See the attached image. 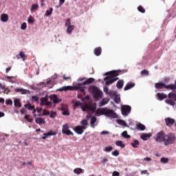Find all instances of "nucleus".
<instances>
[{"label": "nucleus", "mask_w": 176, "mask_h": 176, "mask_svg": "<svg viewBox=\"0 0 176 176\" xmlns=\"http://www.w3.org/2000/svg\"><path fill=\"white\" fill-rule=\"evenodd\" d=\"M154 140L155 141H156V142H158L160 144L164 142V145H165V146H168L169 145H173V144H175L176 136L175 134L173 133L166 134L164 131H161L160 132H158L157 133L155 137H154Z\"/></svg>", "instance_id": "obj_1"}, {"label": "nucleus", "mask_w": 176, "mask_h": 176, "mask_svg": "<svg viewBox=\"0 0 176 176\" xmlns=\"http://www.w3.org/2000/svg\"><path fill=\"white\" fill-rule=\"evenodd\" d=\"M81 109L83 112H87V113H88V112H92L94 113V112H96V109H97V106L96 104H93L87 103L84 106L81 107Z\"/></svg>", "instance_id": "obj_2"}, {"label": "nucleus", "mask_w": 176, "mask_h": 176, "mask_svg": "<svg viewBox=\"0 0 176 176\" xmlns=\"http://www.w3.org/2000/svg\"><path fill=\"white\" fill-rule=\"evenodd\" d=\"M89 90L92 93L94 98H102V91H101L97 87L91 86Z\"/></svg>", "instance_id": "obj_3"}, {"label": "nucleus", "mask_w": 176, "mask_h": 176, "mask_svg": "<svg viewBox=\"0 0 176 176\" xmlns=\"http://www.w3.org/2000/svg\"><path fill=\"white\" fill-rule=\"evenodd\" d=\"M168 98L169 99L165 100V102L168 105L174 107L175 105L176 101V94H175L174 92H170L168 94Z\"/></svg>", "instance_id": "obj_4"}, {"label": "nucleus", "mask_w": 176, "mask_h": 176, "mask_svg": "<svg viewBox=\"0 0 176 176\" xmlns=\"http://www.w3.org/2000/svg\"><path fill=\"white\" fill-rule=\"evenodd\" d=\"M121 112L123 116H129L130 112H131V107L127 104H124L121 106Z\"/></svg>", "instance_id": "obj_5"}, {"label": "nucleus", "mask_w": 176, "mask_h": 176, "mask_svg": "<svg viewBox=\"0 0 176 176\" xmlns=\"http://www.w3.org/2000/svg\"><path fill=\"white\" fill-rule=\"evenodd\" d=\"M105 116L107 118H112L113 119H116L118 118V114L115 113V111L112 109H108L106 108V111L104 113Z\"/></svg>", "instance_id": "obj_6"}, {"label": "nucleus", "mask_w": 176, "mask_h": 176, "mask_svg": "<svg viewBox=\"0 0 176 176\" xmlns=\"http://www.w3.org/2000/svg\"><path fill=\"white\" fill-rule=\"evenodd\" d=\"M62 133L63 134H66V135H74V133L68 129V124L63 125Z\"/></svg>", "instance_id": "obj_7"}, {"label": "nucleus", "mask_w": 176, "mask_h": 176, "mask_svg": "<svg viewBox=\"0 0 176 176\" xmlns=\"http://www.w3.org/2000/svg\"><path fill=\"white\" fill-rule=\"evenodd\" d=\"M119 78H115V77H109V76H107L104 78V80H106L105 84L107 86H109V85H112V83H114V82H116V80H118Z\"/></svg>", "instance_id": "obj_8"}, {"label": "nucleus", "mask_w": 176, "mask_h": 176, "mask_svg": "<svg viewBox=\"0 0 176 176\" xmlns=\"http://www.w3.org/2000/svg\"><path fill=\"white\" fill-rule=\"evenodd\" d=\"M40 101H41V103H40L41 107H43L44 105H47V107H49V105L52 104V102H49V99L47 96L41 98L40 99Z\"/></svg>", "instance_id": "obj_9"}, {"label": "nucleus", "mask_w": 176, "mask_h": 176, "mask_svg": "<svg viewBox=\"0 0 176 176\" xmlns=\"http://www.w3.org/2000/svg\"><path fill=\"white\" fill-rule=\"evenodd\" d=\"M175 123V120L171 118H165V124L167 127H173V125Z\"/></svg>", "instance_id": "obj_10"}, {"label": "nucleus", "mask_w": 176, "mask_h": 176, "mask_svg": "<svg viewBox=\"0 0 176 176\" xmlns=\"http://www.w3.org/2000/svg\"><path fill=\"white\" fill-rule=\"evenodd\" d=\"M74 131L75 133H76L77 134H83V131H85V130H86V126H76L74 128Z\"/></svg>", "instance_id": "obj_11"}, {"label": "nucleus", "mask_w": 176, "mask_h": 176, "mask_svg": "<svg viewBox=\"0 0 176 176\" xmlns=\"http://www.w3.org/2000/svg\"><path fill=\"white\" fill-rule=\"evenodd\" d=\"M50 98L52 100L54 104H58V102H61V99L57 97V95L56 94L50 96Z\"/></svg>", "instance_id": "obj_12"}, {"label": "nucleus", "mask_w": 176, "mask_h": 176, "mask_svg": "<svg viewBox=\"0 0 176 176\" xmlns=\"http://www.w3.org/2000/svg\"><path fill=\"white\" fill-rule=\"evenodd\" d=\"M105 75L106 76L111 75L112 78H116V76H119V71L113 70L111 72H107Z\"/></svg>", "instance_id": "obj_13"}, {"label": "nucleus", "mask_w": 176, "mask_h": 176, "mask_svg": "<svg viewBox=\"0 0 176 176\" xmlns=\"http://www.w3.org/2000/svg\"><path fill=\"white\" fill-rule=\"evenodd\" d=\"M151 133H142V135H140V138H142L143 141H148V140H149V138H151Z\"/></svg>", "instance_id": "obj_14"}, {"label": "nucleus", "mask_w": 176, "mask_h": 176, "mask_svg": "<svg viewBox=\"0 0 176 176\" xmlns=\"http://www.w3.org/2000/svg\"><path fill=\"white\" fill-rule=\"evenodd\" d=\"M134 86H135V83L129 82L126 84V85L124 88V90L125 91H127V90H130V89H133V87H134Z\"/></svg>", "instance_id": "obj_15"}, {"label": "nucleus", "mask_w": 176, "mask_h": 176, "mask_svg": "<svg viewBox=\"0 0 176 176\" xmlns=\"http://www.w3.org/2000/svg\"><path fill=\"white\" fill-rule=\"evenodd\" d=\"M107 108L98 109L96 113V116H101V115H105Z\"/></svg>", "instance_id": "obj_16"}, {"label": "nucleus", "mask_w": 176, "mask_h": 176, "mask_svg": "<svg viewBox=\"0 0 176 176\" xmlns=\"http://www.w3.org/2000/svg\"><path fill=\"white\" fill-rule=\"evenodd\" d=\"M102 52V49H101V47H98L94 49V52L96 56H101V53Z\"/></svg>", "instance_id": "obj_17"}, {"label": "nucleus", "mask_w": 176, "mask_h": 176, "mask_svg": "<svg viewBox=\"0 0 176 176\" xmlns=\"http://www.w3.org/2000/svg\"><path fill=\"white\" fill-rule=\"evenodd\" d=\"M156 89H166V84L163 82H157L155 84Z\"/></svg>", "instance_id": "obj_18"}, {"label": "nucleus", "mask_w": 176, "mask_h": 176, "mask_svg": "<svg viewBox=\"0 0 176 176\" xmlns=\"http://www.w3.org/2000/svg\"><path fill=\"white\" fill-rule=\"evenodd\" d=\"M96 122H97V117L92 116L91 118V122H90L91 127H92V129H94V127H96V125L94 124Z\"/></svg>", "instance_id": "obj_19"}, {"label": "nucleus", "mask_w": 176, "mask_h": 176, "mask_svg": "<svg viewBox=\"0 0 176 176\" xmlns=\"http://www.w3.org/2000/svg\"><path fill=\"white\" fill-rule=\"evenodd\" d=\"M67 90H74V87L67 86V87H62L59 89V91H67Z\"/></svg>", "instance_id": "obj_20"}, {"label": "nucleus", "mask_w": 176, "mask_h": 176, "mask_svg": "<svg viewBox=\"0 0 176 176\" xmlns=\"http://www.w3.org/2000/svg\"><path fill=\"white\" fill-rule=\"evenodd\" d=\"M157 97L158 100H160V101H162L167 97V95H166L163 93H157Z\"/></svg>", "instance_id": "obj_21"}, {"label": "nucleus", "mask_w": 176, "mask_h": 176, "mask_svg": "<svg viewBox=\"0 0 176 176\" xmlns=\"http://www.w3.org/2000/svg\"><path fill=\"white\" fill-rule=\"evenodd\" d=\"M57 134L56 132H48L47 133H43V136L42 138V140H46L47 137L50 135H56Z\"/></svg>", "instance_id": "obj_22"}, {"label": "nucleus", "mask_w": 176, "mask_h": 176, "mask_svg": "<svg viewBox=\"0 0 176 176\" xmlns=\"http://www.w3.org/2000/svg\"><path fill=\"white\" fill-rule=\"evenodd\" d=\"M35 122L37 124H43L45 123V119L42 118H36Z\"/></svg>", "instance_id": "obj_23"}, {"label": "nucleus", "mask_w": 176, "mask_h": 176, "mask_svg": "<svg viewBox=\"0 0 176 176\" xmlns=\"http://www.w3.org/2000/svg\"><path fill=\"white\" fill-rule=\"evenodd\" d=\"M136 129L138 130H140V131H144V130H145L146 128L145 127V125L142 124V123H138L136 125Z\"/></svg>", "instance_id": "obj_24"}, {"label": "nucleus", "mask_w": 176, "mask_h": 176, "mask_svg": "<svg viewBox=\"0 0 176 176\" xmlns=\"http://www.w3.org/2000/svg\"><path fill=\"white\" fill-rule=\"evenodd\" d=\"M73 30H75V25H72L67 26L66 32L69 34H72Z\"/></svg>", "instance_id": "obj_25"}, {"label": "nucleus", "mask_w": 176, "mask_h": 176, "mask_svg": "<svg viewBox=\"0 0 176 176\" xmlns=\"http://www.w3.org/2000/svg\"><path fill=\"white\" fill-rule=\"evenodd\" d=\"M14 91L16 93H21V94H27V91L23 88H16Z\"/></svg>", "instance_id": "obj_26"}, {"label": "nucleus", "mask_w": 176, "mask_h": 176, "mask_svg": "<svg viewBox=\"0 0 176 176\" xmlns=\"http://www.w3.org/2000/svg\"><path fill=\"white\" fill-rule=\"evenodd\" d=\"M108 102H109V98H103L100 102V107H104V105H107Z\"/></svg>", "instance_id": "obj_27"}, {"label": "nucleus", "mask_w": 176, "mask_h": 176, "mask_svg": "<svg viewBox=\"0 0 176 176\" xmlns=\"http://www.w3.org/2000/svg\"><path fill=\"white\" fill-rule=\"evenodd\" d=\"M165 89H167L168 90H176V85L174 84L165 85Z\"/></svg>", "instance_id": "obj_28"}, {"label": "nucleus", "mask_w": 176, "mask_h": 176, "mask_svg": "<svg viewBox=\"0 0 176 176\" xmlns=\"http://www.w3.org/2000/svg\"><path fill=\"white\" fill-rule=\"evenodd\" d=\"M1 20L3 23H6V21H8V20H9V16L6 14H1Z\"/></svg>", "instance_id": "obj_29"}, {"label": "nucleus", "mask_w": 176, "mask_h": 176, "mask_svg": "<svg viewBox=\"0 0 176 176\" xmlns=\"http://www.w3.org/2000/svg\"><path fill=\"white\" fill-rule=\"evenodd\" d=\"M14 105H15V107H17L18 108H21V102H20V99H14Z\"/></svg>", "instance_id": "obj_30"}, {"label": "nucleus", "mask_w": 176, "mask_h": 176, "mask_svg": "<svg viewBox=\"0 0 176 176\" xmlns=\"http://www.w3.org/2000/svg\"><path fill=\"white\" fill-rule=\"evenodd\" d=\"M124 82L123 80H120L117 82L116 86L118 89H123V85Z\"/></svg>", "instance_id": "obj_31"}, {"label": "nucleus", "mask_w": 176, "mask_h": 176, "mask_svg": "<svg viewBox=\"0 0 176 176\" xmlns=\"http://www.w3.org/2000/svg\"><path fill=\"white\" fill-rule=\"evenodd\" d=\"M94 78H88L86 81H85L84 82H83V85H85V86H86V85H90V83H93L94 82Z\"/></svg>", "instance_id": "obj_32"}, {"label": "nucleus", "mask_w": 176, "mask_h": 176, "mask_svg": "<svg viewBox=\"0 0 176 176\" xmlns=\"http://www.w3.org/2000/svg\"><path fill=\"white\" fill-rule=\"evenodd\" d=\"M116 145L117 146H120V148H124L126 146V145L123 143V142L120 140L116 142Z\"/></svg>", "instance_id": "obj_33"}, {"label": "nucleus", "mask_w": 176, "mask_h": 176, "mask_svg": "<svg viewBox=\"0 0 176 176\" xmlns=\"http://www.w3.org/2000/svg\"><path fill=\"white\" fill-rule=\"evenodd\" d=\"M38 8H39V5L38 3L32 4L30 8V11L34 12V10H38Z\"/></svg>", "instance_id": "obj_34"}, {"label": "nucleus", "mask_w": 176, "mask_h": 176, "mask_svg": "<svg viewBox=\"0 0 176 176\" xmlns=\"http://www.w3.org/2000/svg\"><path fill=\"white\" fill-rule=\"evenodd\" d=\"M80 124L82 127H86V126L89 125V122L86 119H83L82 120L80 121Z\"/></svg>", "instance_id": "obj_35"}, {"label": "nucleus", "mask_w": 176, "mask_h": 176, "mask_svg": "<svg viewBox=\"0 0 176 176\" xmlns=\"http://www.w3.org/2000/svg\"><path fill=\"white\" fill-rule=\"evenodd\" d=\"M74 173L75 174H78V175H79V174H82V173H83V169H82L80 168H76L74 170Z\"/></svg>", "instance_id": "obj_36"}, {"label": "nucleus", "mask_w": 176, "mask_h": 176, "mask_svg": "<svg viewBox=\"0 0 176 176\" xmlns=\"http://www.w3.org/2000/svg\"><path fill=\"white\" fill-rule=\"evenodd\" d=\"M131 145H132L133 148H138V145H140V141H138V140H134L131 143Z\"/></svg>", "instance_id": "obj_37"}, {"label": "nucleus", "mask_w": 176, "mask_h": 176, "mask_svg": "<svg viewBox=\"0 0 176 176\" xmlns=\"http://www.w3.org/2000/svg\"><path fill=\"white\" fill-rule=\"evenodd\" d=\"M25 108H26V109H28L29 111H32V109H34V108H35L34 106L31 105V104H25L24 105Z\"/></svg>", "instance_id": "obj_38"}, {"label": "nucleus", "mask_w": 176, "mask_h": 176, "mask_svg": "<svg viewBox=\"0 0 176 176\" xmlns=\"http://www.w3.org/2000/svg\"><path fill=\"white\" fill-rule=\"evenodd\" d=\"M112 151H113V147H112V146H110L109 147L107 146L104 149V151L107 153L112 152Z\"/></svg>", "instance_id": "obj_39"}, {"label": "nucleus", "mask_w": 176, "mask_h": 176, "mask_svg": "<svg viewBox=\"0 0 176 176\" xmlns=\"http://www.w3.org/2000/svg\"><path fill=\"white\" fill-rule=\"evenodd\" d=\"M114 102H116V104H120V96L116 95L114 97Z\"/></svg>", "instance_id": "obj_40"}, {"label": "nucleus", "mask_w": 176, "mask_h": 176, "mask_svg": "<svg viewBox=\"0 0 176 176\" xmlns=\"http://www.w3.org/2000/svg\"><path fill=\"white\" fill-rule=\"evenodd\" d=\"M53 13V8H50V10H47L45 12V16H52Z\"/></svg>", "instance_id": "obj_41"}, {"label": "nucleus", "mask_w": 176, "mask_h": 176, "mask_svg": "<svg viewBox=\"0 0 176 176\" xmlns=\"http://www.w3.org/2000/svg\"><path fill=\"white\" fill-rule=\"evenodd\" d=\"M19 56L21 58H22L23 61H25V58H27V56L25 55V54H24V52H21L19 53Z\"/></svg>", "instance_id": "obj_42"}, {"label": "nucleus", "mask_w": 176, "mask_h": 176, "mask_svg": "<svg viewBox=\"0 0 176 176\" xmlns=\"http://www.w3.org/2000/svg\"><path fill=\"white\" fill-rule=\"evenodd\" d=\"M117 123H118V124H120L121 126H126V121L123 120H118Z\"/></svg>", "instance_id": "obj_43"}, {"label": "nucleus", "mask_w": 176, "mask_h": 176, "mask_svg": "<svg viewBox=\"0 0 176 176\" xmlns=\"http://www.w3.org/2000/svg\"><path fill=\"white\" fill-rule=\"evenodd\" d=\"M122 137L124 138H130L131 136H130L129 134H127V131H124L122 133Z\"/></svg>", "instance_id": "obj_44"}, {"label": "nucleus", "mask_w": 176, "mask_h": 176, "mask_svg": "<svg viewBox=\"0 0 176 176\" xmlns=\"http://www.w3.org/2000/svg\"><path fill=\"white\" fill-rule=\"evenodd\" d=\"M138 10L139 12H140V13H145V8L142 7V6H139L138 7Z\"/></svg>", "instance_id": "obj_45"}, {"label": "nucleus", "mask_w": 176, "mask_h": 176, "mask_svg": "<svg viewBox=\"0 0 176 176\" xmlns=\"http://www.w3.org/2000/svg\"><path fill=\"white\" fill-rule=\"evenodd\" d=\"M28 21L31 24H34V23H35V19H34V17H32V16H30L29 18L28 19Z\"/></svg>", "instance_id": "obj_46"}, {"label": "nucleus", "mask_w": 176, "mask_h": 176, "mask_svg": "<svg viewBox=\"0 0 176 176\" xmlns=\"http://www.w3.org/2000/svg\"><path fill=\"white\" fill-rule=\"evenodd\" d=\"M25 119H26V120L28 122H29V123H32V122L34 120L32 118H30V115H25Z\"/></svg>", "instance_id": "obj_47"}, {"label": "nucleus", "mask_w": 176, "mask_h": 176, "mask_svg": "<svg viewBox=\"0 0 176 176\" xmlns=\"http://www.w3.org/2000/svg\"><path fill=\"white\" fill-rule=\"evenodd\" d=\"M160 162L164 164L168 163V158L162 157Z\"/></svg>", "instance_id": "obj_48"}, {"label": "nucleus", "mask_w": 176, "mask_h": 176, "mask_svg": "<svg viewBox=\"0 0 176 176\" xmlns=\"http://www.w3.org/2000/svg\"><path fill=\"white\" fill-rule=\"evenodd\" d=\"M142 75H145L146 76H148L149 75V72L146 69H144L141 72Z\"/></svg>", "instance_id": "obj_49"}, {"label": "nucleus", "mask_w": 176, "mask_h": 176, "mask_svg": "<svg viewBox=\"0 0 176 176\" xmlns=\"http://www.w3.org/2000/svg\"><path fill=\"white\" fill-rule=\"evenodd\" d=\"M21 30H27V23L23 22L21 25Z\"/></svg>", "instance_id": "obj_50"}, {"label": "nucleus", "mask_w": 176, "mask_h": 176, "mask_svg": "<svg viewBox=\"0 0 176 176\" xmlns=\"http://www.w3.org/2000/svg\"><path fill=\"white\" fill-rule=\"evenodd\" d=\"M113 156L118 157L120 153H119V151L115 150L114 151L112 152Z\"/></svg>", "instance_id": "obj_51"}, {"label": "nucleus", "mask_w": 176, "mask_h": 176, "mask_svg": "<svg viewBox=\"0 0 176 176\" xmlns=\"http://www.w3.org/2000/svg\"><path fill=\"white\" fill-rule=\"evenodd\" d=\"M69 25H71V19H67L65 23V26L66 27H69Z\"/></svg>", "instance_id": "obj_52"}, {"label": "nucleus", "mask_w": 176, "mask_h": 176, "mask_svg": "<svg viewBox=\"0 0 176 176\" xmlns=\"http://www.w3.org/2000/svg\"><path fill=\"white\" fill-rule=\"evenodd\" d=\"M6 104V105H13V101L12 100H7Z\"/></svg>", "instance_id": "obj_53"}, {"label": "nucleus", "mask_w": 176, "mask_h": 176, "mask_svg": "<svg viewBox=\"0 0 176 176\" xmlns=\"http://www.w3.org/2000/svg\"><path fill=\"white\" fill-rule=\"evenodd\" d=\"M32 100H33V101H35L36 102L39 101V98L36 96H32Z\"/></svg>", "instance_id": "obj_54"}, {"label": "nucleus", "mask_w": 176, "mask_h": 176, "mask_svg": "<svg viewBox=\"0 0 176 176\" xmlns=\"http://www.w3.org/2000/svg\"><path fill=\"white\" fill-rule=\"evenodd\" d=\"M63 115L64 116H69V111L68 110H65V111H63Z\"/></svg>", "instance_id": "obj_55"}, {"label": "nucleus", "mask_w": 176, "mask_h": 176, "mask_svg": "<svg viewBox=\"0 0 176 176\" xmlns=\"http://www.w3.org/2000/svg\"><path fill=\"white\" fill-rule=\"evenodd\" d=\"M43 115L44 116H49V115H50V112H49V111L44 109L43 110Z\"/></svg>", "instance_id": "obj_56"}, {"label": "nucleus", "mask_w": 176, "mask_h": 176, "mask_svg": "<svg viewBox=\"0 0 176 176\" xmlns=\"http://www.w3.org/2000/svg\"><path fill=\"white\" fill-rule=\"evenodd\" d=\"M74 107H82V102H80V101L76 102L74 104Z\"/></svg>", "instance_id": "obj_57"}, {"label": "nucleus", "mask_w": 176, "mask_h": 176, "mask_svg": "<svg viewBox=\"0 0 176 176\" xmlns=\"http://www.w3.org/2000/svg\"><path fill=\"white\" fill-rule=\"evenodd\" d=\"M63 79L64 80H69L71 79V76H67V75H63Z\"/></svg>", "instance_id": "obj_58"}, {"label": "nucleus", "mask_w": 176, "mask_h": 176, "mask_svg": "<svg viewBox=\"0 0 176 176\" xmlns=\"http://www.w3.org/2000/svg\"><path fill=\"white\" fill-rule=\"evenodd\" d=\"M140 173L142 175H144V174H146V175H149V173H148V170H142L140 171Z\"/></svg>", "instance_id": "obj_59"}, {"label": "nucleus", "mask_w": 176, "mask_h": 176, "mask_svg": "<svg viewBox=\"0 0 176 176\" xmlns=\"http://www.w3.org/2000/svg\"><path fill=\"white\" fill-rule=\"evenodd\" d=\"M103 90H104V93H106L107 94H109V89L108 88V87H104Z\"/></svg>", "instance_id": "obj_60"}, {"label": "nucleus", "mask_w": 176, "mask_h": 176, "mask_svg": "<svg viewBox=\"0 0 176 176\" xmlns=\"http://www.w3.org/2000/svg\"><path fill=\"white\" fill-rule=\"evenodd\" d=\"M120 175V173H119L118 171L115 170L112 173V176H119Z\"/></svg>", "instance_id": "obj_61"}, {"label": "nucleus", "mask_w": 176, "mask_h": 176, "mask_svg": "<svg viewBox=\"0 0 176 176\" xmlns=\"http://www.w3.org/2000/svg\"><path fill=\"white\" fill-rule=\"evenodd\" d=\"M56 112H52V113L50 114V118H56Z\"/></svg>", "instance_id": "obj_62"}, {"label": "nucleus", "mask_w": 176, "mask_h": 176, "mask_svg": "<svg viewBox=\"0 0 176 176\" xmlns=\"http://www.w3.org/2000/svg\"><path fill=\"white\" fill-rule=\"evenodd\" d=\"M100 134H101L102 135H105V134H109V132L107 131H103L101 132Z\"/></svg>", "instance_id": "obj_63"}, {"label": "nucleus", "mask_w": 176, "mask_h": 176, "mask_svg": "<svg viewBox=\"0 0 176 176\" xmlns=\"http://www.w3.org/2000/svg\"><path fill=\"white\" fill-rule=\"evenodd\" d=\"M26 111H27V110H25V109L22 108V109H21V113H22V115H24V113H25Z\"/></svg>", "instance_id": "obj_64"}]
</instances>
